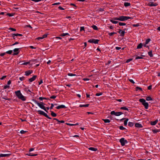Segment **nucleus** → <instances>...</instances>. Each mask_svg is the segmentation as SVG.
Instances as JSON below:
<instances>
[{"mask_svg":"<svg viewBox=\"0 0 160 160\" xmlns=\"http://www.w3.org/2000/svg\"><path fill=\"white\" fill-rule=\"evenodd\" d=\"M32 101H33L36 104H37L38 106L40 108L43 109L46 112H48L47 111L46 108L44 106V105L45 104L43 102H40V103H39L36 100L34 99H32Z\"/></svg>","mask_w":160,"mask_h":160,"instance_id":"1","label":"nucleus"},{"mask_svg":"<svg viewBox=\"0 0 160 160\" xmlns=\"http://www.w3.org/2000/svg\"><path fill=\"white\" fill-rule=\"evenodd\" d=\"M132 18L130 17L126 16H121L118 18H114V20H119L121 21H125L129 19H132Z\"/></svg>","mask_w":160,"mask_h":160,"instance_id":"2","label":"nucleus"},{"mask_svg":"<svg viewBox=\"0 0 160 160\" xmlns=\"http://www.w3.org/2000/svg\"><path fill=\"white\" fill-rule=\"evenodd\" d=\"M16 95L19 98L23 101H25L26 100L25 97L23 96L21 93L20 90H18L15 92Z\"/></svg>","mask_w":160,"mask_h":160,"instance_id":"3","label":"nucleus"},{"mask_svg":"<svg viewBox=\"0 0 160 160\" xmlns=\"http://www.w3.org/2000/svg\"><path fill=\"white\" fill-rule=\"evenodd\" d=\"M139 101L142 103L146 109H148V103L147 102H146V101L144 99L141 98L139 99Z\"/></svg>","mask_w":160,"mask_h":160,"instance_id":"4","label":"nucleus"},{"mask_svg":"<svg viewBox=\"0 0 160 160\" xmlns=\"http://www.w3.org/2000/svg\"><path fill=\"white\" fill-rule=\"evenodd\" d=\"M37 112H38V113L40 115H42L43 116H44L46 117L47 118L49 119H51V118L49 117L48 115H47V114L45 113L44 112H43L42 111H41L40 110H39L37 111Z\"/></svg>","mask_w":160,"mask_h":160,"instance_id":"5","label":"nucleus"},{"mask_svg":"<svg viewBox=\"0 0 160 160\" xmlns=\"http://www.w3.org/2000/svg\"><path fill=\"white\" fill-rule=\"evenodd\" d=\"M119 141L121 143V145L123 146L125 145L126 144L128 143V141L125 139L124 138H122L120 139Z\"/></svg>","mask_w":160,"mask_h":160,"instance_id":"6","label":"nucleus"},{"mask_svg":"<svg viewBox=\"0 0 160 160\" xmlns=\"http://www.w3.org/2000/svg\"><path fill=\"white\" fill-rule=\"evenodd\" d=\"M21 48H15L13 50V52H14L13 54V55H16L18 54L20 51V49Z\"/></svg>","mask_w":160,"mask_h":160,"instance_id":"7","label":"nucleus"},{"mask_svg":"<svg viewBox=\"0 0 160 160\" xmlns=\"http://www.w3.org/2000/svg\"><path fill=\"white\" fill-rule=\"evenodd\" d=\"M37 77V76L36 75L33 76L32 78L29 79V82H32L36 79Z\"/></svg>","mask_w":160,"mask_h":160,"instance_id":"8","label":"nucleus"},{"mask_svg":"<svg viewBox=\"0 0 160 160\" xmlns=\"http://www.w3.org/2000/svg\"><path fill=\"white\" fill-rule=\"evenodd\" d=\"M33 72L32 70H28L25 72V75L26 76H28L30 74H31Z\"/></svg>","mask_w":160,"mask_h":160,"instance_id":"9","label":"nucleus"},{"mask_svg":"<svg viewBox=\"0 0 160 160\" xmlns=\"http://www.w3.org/2000/svg\"><path fill=\"white\" fill-rule=\"evenodd\" d=\"M148 6L150 7H153V6H156L158 5V4L157 3H154L153 2H150L148 4Z\"/></svg>","mask_w":160,"mask_h":160,"instance_id":"10","label":"nucleus"},{"mask_svg":"<svg viewBox=\"0 0 160 160\" xmlns=\"http://www.w3.org/2000/svg\"><path fill=\"white\" fill-rule=\"evenodd\" d=\"M66 108V107L64 105H60L58 106L57 107H56V108L58 109H60L61 108Z\"/></svg>","mask_w":160,"mask_h":160,"instance_id":"11","label":"nucleus"},{"mask_svg":"<svg viewBox=\"0 0 160 160\" xmlns=\"http://www.w3.org/2000/svg\"><path fill=\"white\" fill-rule=\"evenodd\" d=\"M135 126L136 127H137V128H142V125L141 124H140V123H136L135 124Z\"/></svg>","mask_w":160,"mask_h":160,"instance_id":"12","label":"nucleus"},{"mask_svg":"<svg viewBox=\"0 0 160 160\" xmlns=\"http://www.w3.org/2000/svg\"><path fill=\"white\" fill-rule=\"evenodd\" d=\"M10 156V154H0V158L2 157H8Z\"/></svg>","mask_w":160,"mask_h":160,"instance_id":"13","label":"nucleus"},{"mask_svg":"<svg viewBox=\"0 0 160 160\" xmlns=\"http://www.w3.org/2000/svg\"><path fill=\"white\" fill-rule=\"evenodd\" d=\"M53 119L54 120H56L58 122V124H60V123H64L65 122L64 121H63V120L59 121L58 119H57L56 118H54Z\"/></svg>","mask_w":160,"mask_h":160,"instance_id":"14","label":"nucleus"},{"mask_svg":"<svg viewBox=\"0 0 160 160\" xmlns=\"http://www.w3.org/2000/svg\"><path fill=\"white\" fill-rule=\"evenodd\" d=\"M81 47L83 48V49H84L87 46V43L86 42H84L83 43L81 44Z\"/></svg>","mask_w":160,"mask_h":160,"instance_id":"15","label":"nucleus"},{"mask_svg":"<svg viewBox=\"0 0 160 160\" xmlns=\"http://www.w3.org/2000/svg\"><path fill=\"white\" fill-rule=\"evenodd\" d=\"M89 150L94 151H97V148H94L93 147H90L88 148Z\"/></svg>","mask_w":160,"mask_h":160,"instance_id":"16","label":"nucleus"},{"mask_svg":"<svg viewBox=\"0 0 160 160\" xmlns=\"http://www.w3.org/2000/svg\"><path fill=\"white\" fill-rule=\"evenodd\" d=\"M158 122V120H156L155 121H154L152 122H151V124L152 125H156L157 124Z\"/></svg>","mask_w":160,"mask_h":160,"instance_id":"17","label":"nucleus"},{"mask_svg":"<svg viewBox=\"0 0 160 160\" xmlns=\"http://www.w3.org/2000/svg\"><path fill=\"white\" fill-rule=\"evenodd\" d=\"M143 45L142 43H140L137 46V49H140L142 48Z\"/></svg>","mask_w":160,"mask_h":160,"instance_id":"18","label":"nucleus"},{"mask_svg":"<svg viewBox=\"0 0 160 160\" xmlns=\"http://www.w3.org/2000/svg\"><path fill=\"white\" fill-rule=\"evenodd\" d=\"M50 112H51V115L53 117H56L57 116V114L54 113L52 111H50Z\"/></svg>","mask_w":160,"mask_h":160,"instance_id":"19","label":"nucleus"},{"mask_svg":"<svg viewBox=\"0 0 160 160\" xmlns=\"http://www.w3.org/2000/svg\"><path fill=\"white\" fill-rule=\"evenodd\" d=\"M26 155L28 156H36L37 155V154H33L32 153H30V152L28 153Z\"/></svg>","mask_w":160,"mask_h":160,"instance_id":"20","label":"nucleus"},{"mask_svg":"<svg viewBox=\"0 0 160 160\" xmlns=\"http://www.w3.org/2000/svg\"><path fill=\"white\" fill-rule=\"evenodd\" d=\"M120 109L122 110H125L128 111V109L127 107H122L120 108Z\"/></svg>","mask_w":160,"mask_h":160,"instance_id":"21","label":"nucleus"},{"mask_svg":"<svg viewBox=\"0 0 160 160\" xmlns=\"http://www.w3.org/2000/svg\"><path fill=\"white\" fill-rule=\"evenodd\" d=\"M130 5L131 4L129 2H125L124 3V5L125 7H127L130 6Z\"/></svg>","mask_w":160,"mask_h":160,"instance_id":"22","label":"nucleus"},{"mask_svg":"<svg viewBox=\"0 0 160 160\" xmlns=\"http://www.w3.org/2000/svg\"><path fill=\"white\" fill-rule=\"evenodd\" d=\"M123 114L121 112H116V116H119Z\"/></svg>","mask_w":160,"mask_h":160,"instance_id":"23","label":"nucleus"},{"mask_svg":"<svg viewBox=\"0 0 160 160\" xmlns=\"http://www.w3.org/2000/svg\"><path fill=\"white\" fill-rule=\"evenodd\" d=\"M144 56L143 55H141V56H137L136 58H135V59L136 60H137V59H142L143 58L142 57L143 56Z\"/></svg>","mask_w":160,"mask_h":160,"instance_id":"24","label":"nucleus"},{"mask_svg":"<svg viewBox=\"0 0 160 160\" xmlns=\"http://www.w3.org/2000/svg\"><path fill=\"white\" fill-rule=\"evenodd\" d=\"M89 106V104H81V108L82 107H88Z\"/></svg>","mask_w":160,"mask_h":160,"instance_id":"25","label":"nucleus"},{"mask_svg":"<svg viewBox=\"0 0 160 160\" xmlns=\"http://www.w3.org/2000/svg\"><path fill=\"white\" fill-rule=\"evenodd\" d=\"M103 120L104 121L105 123H109L110 122V121L108 119H103Z\"/></svg>","mask_w":160,"mask_h":160,"instance_id":"26","label":"nucleus"},{"mask_svg":"<svg viewBox=\"0 0 160 160\" xmlns=\"http://www.w3.org/2000/svg\"><path fill=\"white\" fill-rule=\"evenodd\" d=\"M13 35L16 36H22V35L19 33H13Z\"/></svg>","mask_w":160,"mask_h":160,"instance_id":"27","label":"nucleus"},{"mask_svg":"<svg viewBox=\"0 0 160 160\" xmlns=\"http://www.w3.org/2000/svg\"><path fill=\"white\" fill-rule=\"evenodd\" d=\"M38 99L41 101H42L43 99H49L47 98H43L42 97H40Z\"/></svg>","mask_w":160,"mask_h":160,"instance_id":"28","label":"nucleus"},{"mask_svg":"<svg viewBox=\"0 0 160 160\" xmlns=\"http://www.w3.org/2000/svg\"><path fill=\"white\" fill-rule=\"evenodd\" d=\"M128 121V119L127 118L125 119V120L124 121V124L125 126H126L127 124V122Z\"/></svg>","mask_w":160,"mask_h":160,"instance_id":"29","label":"nucleus"},{"mask_svg":"<svg viewBox=\"0 0 160 160\" xmlns=\"http://www.w3.org/2000/svg\"><path fill=\"white\" fill-rule=\"evenodd\" d=\"M12 50H10L6 52V53L9 54H11L12 52Z\"/></svg>","mask_w":160,"mask_h":160,"instance_id":"30","label":"nucleus"},{"mask_svg":"<svg viewBox=\"0 0 160 160\" xmlns=\"http://www.w3.org/2000/svg\"><path fill=\"white\" fill-rule=\"evenodd\" d=\"M68 35H69V33H63L61 34V36L62 37H64Z\"/></svg>","mask_w":160,"mask_h":160,"instance_id":"31","label":"nucleus"},{"mask_svg":"<svg viewBox=\"0 0 160 160\" xmlns=\"http://www.w3.org/2000/svg\"><path fill=\"white\" fill-rule=\"evenodd\" d=\"M110 22L114 24H116L118 23V22L116 21H115L113 20H110Z\"/></svg>","mask_w":160,"mask_h":160,"instance_id":"32","label":"nucleus"},{"mask_svg":"<svg viewBox=\"0 0 160 160\" xmlns=\"http://www.w3.org/2000/svg\"><path fill=\"white\" fill-rule=\"evenodd\" d=\"M119 24L120 26H125L126 25V23H123V22H119Z\"/></svg>","mask_w":160,"mask_h":160,"instance_id":"33","label":"nucleus"},{"mask_svg":"<svg viewBox=\"0 0 160 160\" xmlns=\"http://www.w3.org/2000/svg\"><path fill=\"white\" fill-rule=\"evenodd\" d=\"M146 100L147 101H151V100H152V98L150 97H147L146 98Z\"/></svg>","mask_w":160,"mask_h":160,"instance_id":"34","label":"nucleus"},{"mask_svg":"<svg viewBox=\"0 0 160 160\" xmlns=\"http://www.w3.org/2000/svg\"><path fill=\"white\" fill-rule=\"evenodd\" d=\"M128 125L130 127H132V126H133V124L132 122H128Z\"/></svg>","mask_w":160,"mask_h":160,"instance_id":"35","label":"nucleus"},{"mask_svg":"<svg viewBox=\"0 0 160 160\" xmlns=\"http://www.w3.org/2000/svg\"><path fill=\"white\" fill-rule=\"evenodd\" d=\"M125 33V32L124 31H122V32H121V33L120 34V36H123Z\"/></svg>","mask_w":160,"mask_h":160,"instance_id":"36","label":"nucleus"},{"mask_svg":"<svg viewBox=\"0 0 160 160\" xmlns=\"http://www.w3.org/2000/svg\"><path fill=\"white\" fill-rule=\"evenodd\" d=\"M148 54L151 57H152L153 56V55L152 54V51L149 52H148Z\"/></svg>","mask_w":160,"mask_h":160,"instance_id":"37","label":"nucleus"},{"mask_svg":"<svg viewBox=\"0 0 160 160\" xmlns=\"http://www.w3.org/2000/svg\"><path fill=\"white\" fill-rule=\"evenodd\" d=\"M7 15L9 17H12L14 15V14L13 13H8Z\"/></svg>","mask_w":160,"mask_h":160,"instance_id":"38","label":"nucleus"},{"mask_svg":"<svg viewBox=\"0 0 160 160\" xmlns=\"http://www.w3.org/2000/svg\"><path fill=\"white\" fill-rule=\"evenodd\" d=\"M152 131L154 133H157L159 132V130L158 129H153L152 130Z\"/></svg>","mask_w":160,"mask_h":160,"instance_id":"39","label":"nucleus"},{"mask_svg":"<svg viewBox=\"0 0 160 160\" xmlns=\"http://www.w3.org/2000/svg\"><path fill=\"white\" fill-rule=\"evenodd\" d=\"M98 41L99 40L98 39L93 40V43L95 44H97L98 43Z\"/></svg>","mask_w":160,"mask_h":160,"instance_id":"40","label":"nucleus"},{"mask_svg":"<svg viewBox=\"0 0 160 160\" xmlns=\"http://www.w3.org/2000/svg\"><path fill=\"white\" fill-rule=\"evenodd\" d=\"M92 27L94 30H97L98 29L97 27L95 25H93Z\"/></svg>","mask_w":160,"mask_h":160,"instance_id":"41","label":"nucleus"},{"mask_svg":"<svg viewBox=\"0 0 160 160\" xmlns=\"http://www.w3.org/2000/svg\"><path fill=\"white\" fill-rule=\"evenodd\" d=\"M68 75L70 76H75L76 75V74H73L72 73H68Z\"/></svg>","mask_w":160,"mask_h":160,"instance_id":"42","label":"nucleus"},{"mask_svg":"<svg viewBox=\"0 0 160 160\" xmlns=\"http://www.w3.org/2000/svg\"><path fill=\"white\" fill-rule=\"evenodd\" d=\"M8 29L9 30H11L12 31H15L16 30V29L13 28H9Z\"/></svg>","mask_w":160,"mask_h":160,"instance_id":"43","label":"nucleus"},{"mask_svg":"<svg viewBox=\"0 0 160 160\" xmlns=\"http://www.w3.org/2000/svg\"><path fill=\"white\" fill-rule=\"evenodd\" d=\"M25 90L26 91H28L30 92H32L31 91H30V90H29V89H28V88H25Z\"/></svg>","mask_w":160,"mask_h":160,"instance_id":"44","label":"nucleus"},{"mask_svg":"<svg viewBox=\"0 0 160 160\" xmlns=\"http://www.w3.org/2000/svg\"><path fill=\"white\" fill-rule=\"evenodd\" d=\"M116 112H115L114 111H113L111 112V114L112 115H114L116 116Z\"/></svg>","mask_w":160,"mask_h":160,"instance_id":"45","label":"nucleus"},{"mask_svg":"<svg viewBox=\"0 0 160 160\" xmlns=\"http://www.w3.org/2000/svg\"><path fill=\"white\" fill-rule=\"evenodd\" d=\"M102 92H100V93H97L96 94V95L97 96H99L101 95H102Z\"/></svg>","mask_w":160,"mask_h":160,"instance_id":"46","label":"nucleus"},{"mask_svg":"<svg viewBox=\"0 0 160 160\" xmlns=\"http://www.w3.org/2000/svg\"><path fill=\"white\" fill-rule=\"evenodd\" d=\"M116 34V32H111L108 33V34L110 36H112L113 34Z\"/></svg>","mask_w":160,"mask_h":160,"instance_id":"47","label":"nucleus"},{"mask_svg":"<svg viewBox=\"0 0 160 160\" xmlns=\"http://www.w3.org/2000/svg\"><path fill=\"white\" fill-rule=\"evenodd\" d=\"M24 78H25V77H20L19 78L20 80L21 81H23V80H24Z\"/></svg>","mask_w":160,"mask_h":160,"instance_id":"48","label":"nucleus"},{"mask_svg":"<svg viewBox=\"0 0 160 160\" xmlns=\"http://www.w3.org/2000/svg\"><path fill=\"white\" fill-rule=\"evenodd\" d=\"M150 41V39H148L146 40L145 41L146 44H148Z\"/></svg>","mask_w":160,"mask_h":160,"instance_id":"49","label":"nucleus"},{"mask_svg":"<svg viewBox=\"0 0 160 160\" xmlns=\"http://www.w3.org/2000/svg\"><path fill=\"white\" fill-rule=\"evenodd\" d=\"M119 129L120 130H123L125 129V128L123 127L122 126H120L119 127Z\"/></svg>","mask_w":160,"mask_h":160,"instance_id":"50","label":"nucleus"},{"mask_svg":"<svg viewBox=\"0 0 160 160\" xmlns=\"http://www.w3.org/2000/svg\"><path fill=\"white\" fill-rule=\"evenodd\" d=\"M26 132V131H25L23 130H22L20 131V132L21 133L23 134L25 133Z\"/></svg>","mask_w":160,"mask_h":160,"instance_id":"51","label":"nucleus"},{"mask_svg":"<svg viewBox=\"0 0 160 160\" xmlns=\"http://www.w3.org/2000/svg\"><path fill=\"white\" fill-rule=\"evenodd\" d=\"M56 97V96L55 95H53L50 97V98L51 99H55Z\"/></svg>","mask_w":160,"mask_h":160,"instance_id":"52","label":"nucleus"},{"mask_svg":"<svg viewBox=\"0 0 160 160\" xmlns=\"http://www.w3.org/2000/svg\"><path fill=\"white\" fill-rule=\"evenodd\" d=\"M10 87L8 85H5L4 86V88L5 89L7 88H8Z\"/></svg>","mask_w":160,"mask_h":160,"instance_id":"53","label":"nucleus"},{"mask_svg":"<svg viewBox=\"0 0 160 160\" xmlns=\"http://www.w3.org/2000/svg\"><path fill=\"white\" fill-rule=\"evenodd\" d=\"M129 81L131 83H134L135 82L133 81V80L132 79H129Z\"/></svg>","mask_w":160,"mask_h":160,"instance_id":"54","label":"nucleus"},{"mask_svg":"<svg viewBox=\"0 0 160 160\" xmlns=\"http://www.w3.org/2000/svg\"><path fill=\"white\" fill-rule=\"evenodd\" d=\"M136 89H137V90H140L141 91L142 90V88H140L138 87H136Z\"/></svg>","mask_w":160,"mask_h":160,"instance_id":"55","label":"nucleus"},{"mask_svg":"<svg viewBox=\"0 0 160 160\" xmlns=\"http://www.w3.org/2000/svg\"><path fill=\"white\" fill-rule=\"evenodd\" d=\"M54 105L52 103V104H51V107H50V109H52L53 108V107H54Z\"/></svg>","mask_w":160,"mask_h":160,"instance_id":"56","label":"nucleus"},{"mask_svg":"<svg viewBox=\"0 0 160 160\" xmlns=\"http://www.w3.org/2000/svg\"><path fill=\"white\" fill-rule=\"evenodd\" d=\"M19 43V42H16L14 43L13 44H12V46H14L15 45L18 44Z\"/></svg>","mask_w":160,"mask_h":160,"instance_id":"57","label":"nucleus"},{"mask_svg":"<svg viewBox=\"0 0 160 160\" xmlns=\"http://www.w3.org/2000/svg\"><path fill=\"white\" fill-rule=\"evenodd\" d=\"M58 8L59 9H60L61 10H64V8H63L61 6H59Z\"/></svg>","mask_w":160,"mask_h":160,"instance_id":"58","label":"nucleus"},{"mask_svg":"<svg viewBox=\"0 0 160 160\" xmlns=\"http://www.w3.org/2000/svg\"><path fill=\"white\" fill-rule=\"evenodd\" d=\"M60 4V2H57L53 3L52 5H59Z\"/></svg>","mask_w":160,"mask_h":160,"instance_id":"59","label":"nucleus"},{"mask_svg":"<svg viewBox=\"0 0 160 160\" xmlns=\"http://www.w3.org/2000/svg\"><path fill=\"white\" fill-rule=\"evenodd\" d=\"M115 49L117 50H119L121 49V48L120 47H117L115 48Z\"/></svg>","mask_w":160,"mask_h":160,"instance_id":"60","label":"nucleus"},{"mask_svg":"<svg viewBox=\"0 0 160 160\" xmlns=\"http://www.w3.org/2000/svg\"><path fill=\"white\" fill-rule=\"evenodd\" d=\"M47 34H44V35H43V36L42 37V38H43V39L44 38H45L46 37H47Z\"/></svg>","mask_w":160,"mask_h":160,"instance_id":"61","label":"nucleus"},{"mask_svg":"<svg viewBox=\"0 0 160 160\" xmlns=\"http://www.w3.org/2000/svg\"><path fill=\"white\" fill-rule=\"evenodd\" d=\"M43 82V80L42 79H41L40 80V81L39 82V85H40L41 83H42Z\"/></svg>","mask_w":160,"mask_h":160,"instance_id":"62","label":"nucleus"},{"mask_svg":"<svg viewBox=\"0 0 160 160\" xmlns=\"http://www.w3.org/2000/svg\"><path fill=\"white\" fill-rule=\"evenodd\" d=\"M6 52H4L3 53H2L0 54V56H4L6 54Z\"/></svg>","mask_w":160,"mask_h":160,"instance_id":"63","label":"nucleus"},{"mask_svg":"<svg viewBox=\"0 0 160 160\" xmlns=\"http://www.w3.org/2000/svg\"><path fill=\"white\" fill-rule=\"evenodd\" d=\"M29 63V62H24V63H22V64L26 65H27Z\"/></svg>","mask_w":160,"mask_h":160,"instance_id":"64","label":"nucleus"}]
</instances>
